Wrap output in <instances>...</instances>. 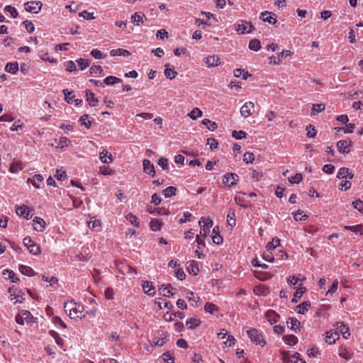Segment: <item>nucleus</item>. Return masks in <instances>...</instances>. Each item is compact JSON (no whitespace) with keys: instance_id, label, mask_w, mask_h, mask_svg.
I'll list each match as a JSON object with an SVG mask.
<instances>
[{"instance_id":"nucleus-1","label":"nucleus","mask_w":363,"mask_h":363,"mask_svg":"<svg viewBox=\"0 0 363 363\" xmlns=\"http://www.w3.org/2000/svg\"><path fill=\"white\" fill-rule=\"evenodd\" d=\"M247 334L250 340L257 345L264 347L266 345L264 335L262 332L259 331L256 328H250L247 330Z\"/></svg>"},{"instance_id":"nucleus-2","label":"nucleus","mask_w":363,"mask_h":363,"mask_svg":"<svg viewBox=\"0 0 363 363\" xmlns=\"http://www.w3.org/2000/svg\"><path fill=\"white\" fill-rule=\"evenodd\" d=\"M199 224L201 227L199 235L202 238H206L210 232V228L213 226V220L209 218L201 217Z\"/></svg>"},{"instance_id":"nucleus-3","label":"nucleus","mask_w":363,"mask_h":363,"mask_svg":"<svg viewBox=\"0 0 363 363\" xmlns=\"http://www.w3.org/2000/svg\"><path fill=\"white\" fill-rule=\"evenodd\" d=\"M23 243L31 254L38 255L40 253V248L39 245L32 240L30 237H26L23 240Z\"/></svg>"},{"instance_id":"nucleus-4","label":"nucleus","mask_w":363,"mask_h":363,"mask_svg":"<svg viewBox=\"0 0 363 363\" xmlns=\"http://www.w3.org/2000/svg\"><path fill=\"white\" fill-rule=\"evenodd\" d=\"M43 3L40 1H28L24 4L25 10L30 13H38L40 11Z\"/></svg>"},{"instance_id":"nucleus-5","label":"nucleus","mask_w":363,"mask_h":363,"mask_svg":"<svg viewBox=\"0 0 363 363\" xmlns=\"http://www.w3.org/2000/svg\"><path fill=\"white\" fill-rule=\"evenodd\" d=\"M255 109V104L252 101H247L240 108V114L244 118L251 116Z\"/></svg>"},{"instance_id":"nucleus-6","label":"nucleus","mask_w":363,"mask_h":363,"mask_svg":"<svg viewBox=\"0 0 363 363\" xmlns=\"http://www.w3.org/2000/svg\"><path fill=\"white\" fill-rule=\"evenodd\" d=\"M254 29L251 23L241 21L236 26V30L240 33H250Z\"/></svg>"},{"instance_id":"nucleus-7","label":"nucleus","mask_w":363,"mask_h":363,"mask_svg":"<svg viewBox=\"0 0 363 363\" xmlns=\"http://www.w3.org/2000/svg\"><path fill=\"white\" fill-rule=\"evenodd\" d=\"M16 213L18 216H23L26 220H29L33 216L30 209L26 205L17 206Z\"/></svg>"},{"instance_id":"nucleus-8","label":"nucleus","mask_w":363,"mask_h":363,"mask_svg":"<svg viewBox=\"0 0 363 363\" xmlns=\"http://www.w3.org/2000/svg\"><path fill=\"white\" fill-rule=\"evenodd\" d=\"M238 180V174L235 173H227L223 177V182L228 186H232L236 184Z\"/></svg>"},{"instance_id":"nucleus-9","label":"nucleus","mask_w":363,"mask_h":363,"mask_svg":"<svg viewBox=\"0 0 363 363\" xmlns=\"http://www.w3.org/2000/svg\"><path fill=\"white\" fill-rule=\"evenodd\" d=\"M208 67H217L220 64V59L217 55H209L203 60Z\"/></svg>"},{"instance_id":"nucleus-10","label":"nucleus","mask_w":363,"mask_h":363,"mask_svg":"<svg viewBox=\"0 0 363 363\" xmlns=\"http://www.w3.org/2000/svg\"><path fill=\"white\" fill-rule=\"evenodd\" d=\"M260 18L264 21L267 22L269 24L274 25L277 23V21L276 18V15L272 12L264 11L260 14Z\"/></svg>"},{"instance_id":"nucleus-11","label":"nucleus","mask_w":363,"mask_h":363,"mask_svg":"<svg viewBox=\"0 0 363 363\" xmlns=\"http://www.w3.org/2000/svg\"><path fill=\"white\" fill-rule=\"evenodd\" d=\"M336 326L337 330L342 334L344 338L347 339L350 336V328L343 322H337L336 323Z\"/></svg>"},{"instance_id":"nucleus-12","label":"nucleus","mask_w":363,"mask_h":363,"mask_svg":"<svg viewBox=\"0 0 363 363\" xmlns=\"http://www.w3.org/2000/svg\"><path fill=\"white\" fill-rule=\"evenodd\" d=\"M143 289L144 293L150 296H154L156 294L155 288L153 283L146 281L143 284Z\"/></svg>"},{"instance_id":"nucleus-13","label":"nucleus","mask_w":363,"mask_h":363,"mask_svg":"<svg viewBox=\"0 0 363 363\" xmlns=\"http://www.w3.org/2000/svg\"><path fill=\"white\" fill-rule=\"evenodd\" d=\"M265 318L271 325H273L279 321L280 315L274 311L269 310L265 313Z\"/></svg>"},{"instance_id":"nucleus-14","label":"nucleus","mask_w":363,"mask_h":363,"mask_svg":"<svg viewBox=\"0 0 363 363\" xmlns=\"http://www.w3.org/2000/svg\"><path fill=\"white\" fill-rule=\"evenodd\" d=\"M33 228L36 231L43 232L45 230L46 223H45V221L43 218L35 216L33 218Z\"/></svg>"},{"instance_id":"nucleus-15","label":"nucleus","mask_w":363,"mask_h":363,"mask_svg":"<svg viewBox=\"0 0 363 363\" xmlns=\"http://www.w3.org/2000/svg\"><path fill=\"white\" fill-rule=\"evenodd\" d=\"M143 171L146 174L151 175L152 177H155V167L153 164L149 160H144L143 162Z\"/></svg>"},{"instance_id":"nucleus-16","label":"nucleus","mask_w":363,"mask_h":363,"mask_svg":"<svg viewBox=\"0 0 363 363\" xmlns=\"http://www.w3.org/2000/svg\"><path fill=\"white\" fill-rule=\"evenodd\" d=\"M145 19L146 20V17L141 12H135L131 16V22L137 26L143 23Z\"/></svg>"},{"instance_id":"nucleus-17","label":"nucleus","mask_w":363,"mask_h":363,"mask_svg":"<svg viewBox=\"0 0 363 363\" xmlns=\"http://www.w3.org/2000/svg\"><path fill=\"white\" fill-rule=\"evenodd\" d=\"M350 145L351 142L346 140H340L337 143V150L342 153L349 152V147Z\"/></svg>"},{"instance_id":"nucleus-18","label":"nucleus","mask_w":363,"mask_h":363,"mask_svg":"<svg viewBox=\"0 0 363 363\" xmlns=\"http://www.w3.org/2000/svg\"><path fill=\"white\" fill-rule=\"evenodd\" d=\"M74 310L72 312V318H79L80 319L84 318L86 316V314H84V306L81 305L80 303H78L76 302V307H74Z\"/></svg>"},{"instance_id":"nucleus-19","label":"nucleus","mask_w":363,"mask_h":363,"mask_svg":"<svg viewBox=\"0 0 363 363\" xmlns=\"http://www.w3.org/2000/svg\"><path fill=\"white\" fill-rule=\"evenodd\" d=\"M174 288L171 284H162L159 289L160 294L164 296L169 297L173 296L172 290Z\"/></svg>"},{"instance_id":"nucleus-20","label":"nucleus","mask_w":363,"mask_h":363,"mask_svg":"<svg viewBox=\"0 0 363 363\" xmlns=\"http://www.w3.org/2000/svg\"><path fill=\"white\" fill-rule=\"evenodd\" d=\"M99 159L102 163L109 164L113 162L111 154L108 153L106 150H103L99 154Z\"/></svg>"},{"instance_id":"nucleus-21","label":"nucleus","mask_w":363,"mask_h":363,"mask_svg":"<svg viewBox=\"0 0 363 363\" xmlns=\"http://www.w3.org/2000/svg\"><path fill=\"white\" fill-rule=\"evenodd\" d=\"M43 181V177L38 174H35L32 179L28 178L27 182L31 183L35 188L39 189L40 187V184L42 183Z\"/></svg>"},{"instance_id":"nucleus-22","label":"nucleus","mask_w":363,"mask_h":363,"mask_svg":"<svg viewBox=\"0 0 363 363\" xmlns=\"http://www.w3.org/2000/svg\"><path fill=\"white\" fill-rule=\"evenodd\" d=\"M286 323L287 326L295 332L300 330L301 323L296 318H289Z\"/></svg>"},{"instance_id":"nucleus-23","label":"nucleus","mask_w":363,"mask_h":363,"mask_svg":"<svg viewBox=\"0 0 363 363\" xmlns=\"http://www.w3.org/2000/svg\"><path fill=\"white\" fill-rule=\"evenodd\" d=\"M74 307H76V302L73 300L64 303V309L70 318H72Z\"/></svg>"},{"instance_id":"nucleus-24","label":"nucleus","mask_w":363,"mask_h":363,"mask_svg":"<svg viewBox=\"0 0 363 363\" xmlns=\"http://www.w3.org/2000/svg\"><path fill=\"white\" fill-rule=\"evenodd\" d=\"M110 55L111 56H123V57H128L130 55V52L128 50L122 49V48H118V49H113L110 51Z\"/></svg>"},{"instance_id":"nucleus-25","label":"nucleus","mask_w":363,"mask_h":363,"mask_svg":"<svg viewBox=\"0 0 363 363\" xmlns=\"http://www.w3.org/2000/svg\"><path fill=\"white\" fill-rule=\"evenodd\" d=\"M19 271L24 275L33 277L35 274L34 270L28 266L21 264L18 267Z\"/></svg>"},{"instance_id":"nucleus-26","label":"nucleus","mask_w":363,"mask_h":363,"mask_svg":"<svg viewBox=\"0 0 363 363\" xmlns=\"http://www.w3.org/2000/svg\"><path fill=\"white\" fill-rule=\"evenodd\" d=\"M338 338L339 334L337 333H333L332 331L326 333L325 341L330 345L334 344Z\"/></svg>"},{"instance_id":"nucleus-27","label":"nucleus","mask_w":363,"mask_h":363,"mask_svg":"<svg viewBox=\"0 0 363 363\" xmlns=\"http://www.w3.org/2000/svg\"><path fill=\"white\" fill-rule=\"evenodd\" d=\"M227 223L231 228H233L236 225L235 213V211L233 209L229 210L228 213Z\"/></svg>"},{"instance_id":"nucleus-28","label":"nucleus","mask_w":363,"mask_h":363,"mask_svg":"<svg viewBox=\"0 0 363 363\" xmlns=\"http://www.w3.org/2000/svg\"><path fill=\"white\" fill-rule=\"evenodd\" d=\"M306 289L302 286V284H299L297 287L296 291L294 294V298L291 301L293 303L297 302V298H300L302 295L306 292Z\"/></svg>"},{"instance_id":"nucleus-29","label":"nucleus","mask_w":363,"mask_h":363,"mask_svg":"<svg viewBox=\"0 0 363 363\" xmlns=\"http://www.w3.org/2000/svg\"><path fill=\"white\" fill-rule=\"evenodd\" d=\"M310 306L311 303L309 301H304L296 307V311L300 314H304L306 311H308Z\"/></svg>"},{"instance_id":"nucleus-30","label":"nucleus","mask_w":363,"mask_h":363,"mask_svg":"<svg viewBox=\"0 0 363 363\" xmlns=\"http://www.w3.org/2000/svg\"><path fill=\"white\" fill-rule=\"evenodd\" d=\"M5 70L11 74H16L18 70V65L17 62H8L6 65Z\"/></svg>"},{"instance_id":"nucleus-31","label":"nucleus","mask_w":363,"mask_h":363,"mask_svg":"<svg viewBox=\"0 0 363 363\" xmlns=\"http://www.w3.org/2000/svg\"><path fill=\"white\" fill-rule=\"evenodd\" d=\"M86 101L91 106H97L98 99L95 97L94 94L90 91H86Z\"/></svg>"},{"instance_id":"nucleus-32","label":"nucleus","mask_w":363,"mask_h":363,"mask_svg":"<svg viewBox=\"0 0 363 363\" xmlns=\"http://www.w3.org/2000/svg\"><path fill=\"white\" fill-rule=\"evenodd\" d=\"M300 354L298 353L294 354L289 359H286L285 357L284 358V363H306L304 360L299 357Z\"/></svg>"},{"instance_id":"nucleus-33","label":"nucleus","mask_w":363,"mask_h":363,"mask_svg":"<svg viewBox=\"0 0 363 363\" xmlns=\"http://www.w3.org/2000/svg\"><path fill=\"white\" fill-rule=\"evenodd\" d=\"M345 229L347 230H350L356 234L363 235V225H345Z\"/></svg>"},{"instance_id":"nucleus-34","label":"nucleus","mask_w":363,"mask_h":363,"mask_svg":"<svg viewBox=\"0 0 363 363\" xmlns=\"http://www.w3.org/2000/svg\"><path fill=\"white\" fill-rule=\"evenodd\" d=\"M121 82V79L113 76H108L104 80L103 84L104 85H114L117 83Z\"/></svg>"},{"instance_id":"nucleus-35","label":"nucleus","mask_w":363,"mask_h":363,"mask_svg":"<svg viewBox=\"0 0 363 363\" xmlns=\"http://www.w3.org/2000/svg\"><path fill=\"white\" fill-rule=\"evenodd\" d=\"M162 225V223L156 218L152 219L150 223V227L151 230L153 231L160 230Z\"/></svg>"},{"instance_id":"nucleus-36","label":"nucleus","mask_w":363,"mask_h":363,"mask_svg":"<svg viewBox=\"0 0 363 363\" xmlns=\"http://www.w3.org/2000/svg\"><path fill=\"white\" fill-rule=\"evenodd\" d=\"M284 341L289 345H294L298 342V338L294 335H285L283 337Z\"/></svg>"},{"instance_id":"nucleus-37","label":"nucleus","mask_w":363,"mask_h":363,"mask_svg":"<svg viewBox=\"0 0 363 363\" xmlns=\"http://www.w3.org/2000/svg\"><path fill=\"white\" fill-rule=\"evenodd\" d=\"M177 191V188L174 186H168L165 189L162 191V194L165 198H170L171 196L175 195Z\"/></svg>"},{"instance_id":"nucleus-38","label":"nucleus","mask_w":363,"mask_h":363,"mask_svg":"<svg viewBox=\"0 0 363 363\" xmlns=\"http://www.w3.org/2000/svg\"><path fill=\"white\" fill-rule=\"evenodd\" d=\"M89 116L87 114H84L79 118V123L82 125H84L87 129L90 128L91 126V121L88 119Z\"/></svg>"},{"instance_id":"nucleus-39","label":"nucleus","mask_w":363,"mask_h":363,"mask_svg":"<svg viewBox=\"0 0 363 363\" xmlns=\"http://www.w3.org/2000/svg\"><path fill=\"white\" fill-rule=\"evenodd\" d=\"M201 321L196 318H191L186 322V325L189 329H194L200 324Z\"/></svg>"},{"instance_id":"nucleus-40","label":"nucleus","mask_w":363,"mask_h":363,"mask_svg":"<svg viewBox=\"0 0 363 363\" xmlns=\"http://www.w3.org/2000/svg\"><path fill=\"white\" fill-rule=\"evenodd\" d=\"M261 48L260 41L257 39H252L249 43V48L254 51H258Z\"/></svg>"},{"instance_id":"nucleus-41","label":"nucleus","mask_w":363,"mask_h":363,"mask_svg":"<svg viewBox=\"0 0 363 363\" xmlns=\"http://www.w3.org/2000/svg\"><path fill=\"white\" fill-rule=\"evenodd\" d=\"M280 245V240L279 238H273V240L268 242L266 248L268 251L274 250L277 246Z\"/></svg>"},{"instance_id":"nucleus-42","label":"nucleus","mask_w":363,"mask_h":363,"mask_svg":"<svg viewBox=\"0 0 363 363\" xmlns=\"http://www.w3.org/2000/svg\"><path fill=\"white\" fill-rule=\"evenodd\" d=\"M203 125L207 126L208 129L210 130H214L217 128L218 125L216 122L211 121L209 119L205 118L202 121Z\"/></svg>"},{"instance_id":"nucleus-43","label":"nucleus","mask_w":363,"mask_h":363,"mask_svg":"<svg viewBox=\"0 0 363 363\" xmlns=\"http://www.w3.org/2000/svg\"><path fill=\"white\" fill-rule=\"evenodd\" d=\"M177 72L165 65L164 75L167 79H172L176 77Z\"/></svg>"},{"instance_id":"nucleus-44","label":"nucleus","mask_w":363,"mask_h":363,"mask_svg":"<svg viewBox=\"0 0 363 363\" xmlns=\"http://www.w3.org/2000/svg\"><path fill=\"white\" fill-rule=\"evenodd\" d=\"M325 106L323 104H316L313 105L311 115H315L325 110Z\"/></svg>"},{"instance_id":"nucleus-45","label":"nucleus","mask_w":363,"mask_h":363,"mask_svg":"<svg viewBox=\"0 0 363 363\" xmlns=\"http://www.w3.org/2000/svg\"><path fill=\"white\" fill-rule=\"evenodd\" d=\"M125 218L128 220L133 225L138 227L139 222L138 221V218L131 213H128L125 216Z\"/></svg>"},{"instance_id":"nucleus-46","label":"nucleus","mask_w":363,"mask_h":363,"mask_svg":"<svg viewBox=\"0 0 363 363\" xmlns=\"http://www.w3.org/2000/svg\"><path fill=\"white\" fill-rule=\"evenodd\" d=\"M201 116L202 111L198 108H193V110L189 113V116L193 120H196V118L201 117Z\"/></svg>"},{"instance_id":"nucleus-47","label":"nucleus","mask_w":363,"mask_h":363,"mask_svg":"<svg viewBox=\"0 0 363 363\" xmlns=\"http://www.w3.org/2000/svg\"><path fill=\"white\" fill-rule=\"evenodd\" d=\"M218 307L212 303L208 302L204 306V311L210 314H213L214 311H218Z\"/></svg>"},{"instance_id":"nucleus-48","label":"nucleus","mask_w":363,"mask_h":363,"mask_svg":"<svg viewBox=\"0 0 363 363\" xmlns=\"http://www.w3.org/2000/svg\"><path fill=\"white\" fill-rule=\"evenodd\" d=\"M22 169H23V167H22L21 163H20V162L13 163L12 164H11V166L9 167V172L11 173H15V174L19 172Z\"/></svg>"},{"instance_id":"nucleus-49","label":"nucleus","mask_w":363,"mask_h":363,"mask_svg":"<svg viewBox=\"0 0 363 363\" xmlns=\"http://www.w3.org/2000/svg\"><path fill=\"white\" fill-rule=\"evenodd\" d=\"M3 274L4 275L7 274H8V276H9V278L11 280L12 282L13 283H16L18 281V278L17 277V275L11 270H9V269H5L4 270V272Z\"/></svg>"},{"instance_id":"nucleus-50","label":"nucleus","mask_w":363,"mask_h":363,"mask_svg":"<svg viewBox=\"0 0 363 363\" xmlns=\"http://www.w3.org/2000/svg\"><path fill=\"white\" fill-rule=\"evenodd\" d=\"M339 356L346 360H349L352 358V354L349 352L345 348H340L339 350Z\"/></svg>"},{"instance_id":"nucleus-51","label":"nucleus","mask_w":363,"mask_h":363,"mask_svg":"<svg viewBox=\"0 0 363 363\" xmlns=\"http://www.w3.org/2000/svg\"><path fill=\"white\" fill-rule=\"evenodd\" d=\"M299 280L304 281L305 278L303 277L302 279L299 278L296 276H290L287 278V282L289 285L294 286L295 287L296 284Z\"/></svg>"},{"instance_id":"nucleus-52","label":"nucleus","mask_w":363,"mask_h":363,"mask_svg":"<svg viewBox=\"0 0 363 363\" xmlns=\"http://www.w3.org/2000/svg\"><path fill=\"white\" fill-rule=\"evenodd\" d=\"M71 143V141L66 137H61L59 139L57 147L60 148H63L65 147H67Z\"/></svg>"},{"instance_id":"nucleus-53","label":"nucleus","mask_w":363,"mask_h":363,"mask_svg":"<svg viewBox=\"0 0 363 363\" xmlns=\"http://www.w3.org/2000/svg\"><path fill=\"white\" fill-rule=\"evenodd\" d=\"M77 62L79 67H80V69L82 70H84V69L88 67L89 66V64H90V61L89 60H84L82 58H79V60H77Z\"/></svg>"},{"instance_id":"nucleus-54","label":"nucleus","mask_w":363,"mask_h":363,"mask_svg":"<svg viewBox=\"0 0 363 363\" xmlns=\"http://www.w3.org/2000/svg\"><path fill=\"white\" fill-rule=\"evenodd\" d=\"M353 207L360 213H363V201L360 199H357L352 203Z\"/></svg>"},{"instance_id":"nucleus-55","label":"nucleus","mask_w":363,"mask_h":363,"mask_svg":"<svg viewBox=\"0 0 363 363\" xmlns=\"http://www.w3.org/2000/svg\"><path fill=\"white\" fill-rule=\"evenodd\" d=\"M235 201L238 206L241 207L247 208L248 206V201L242 197L235 196Z\"/></svg>"},{"instance_id":"nucleus-56","label":"nucleus","mask_w":363,"mask_h":363,"mask_svg":"<svg viewBox=\"0 0 363 363\" xmlns=\"http://www.w3.org/2000/svg\"><path fill=\"white\" fill-rule=\"evenodd\" d=\"M308 218V216L306 215V214H303V211H298L297 212L294 213V218L296 220V221H298V220H306Z\"/></svg>"},{"instance_id":"nucleus-57","label":"nucleus","mask_w":363,"mask_h":363,"mask_svg":"<svg viewBox=\"0 0 363 363\" xmlns=\"http://www.w3.org/2000/svg\"><path fill=\"white\" fill-rule=\"evenodd\" d=\"M151 214H160V215H167L169 211L164 208H156L154 211L147 210Z\"/></svg>"},{"instance_id":"nucleus-58","label":"nucleus","mask_w":363,"mask_h":363,"mask_svg":"<svg viewBox=\"0 0 363 363\" xmlns=\"http://www.w3.org/2000/svg\"><path fill=\"white\" fill-rule=\"evenodd\" d=\"M303 179L302 174L297 173L294 176L289 178V181L292 184H298Z\"/></svg>"},{"instance_id":"nucleus-59","label":"nucleus","mask_w":363,"mask_h":363,"mask_svg":"<svg viewBox=\"0 0 363 363\" xmlns=\"http://www.w3.org/2000/svg\"><path fill=\"white\" fill-rule=\"evenodd\" d=\"M246 133L244 132L243 130H233L232 133V136L237 140L245 138L246 137Z\"/></svg>"},{"instance_id":"nucleus-60","label":"nucleus","mask_w":363,"mask_h":363,"mask_svg":"<svg viewBox=\"0 0 363 363\" xmlns=\"http://www.w3.org/2000/svg\"><path fill=\"white\" fill-rule=\"evenodd\" d=\"M348 170L349 169L347 167H341L337 174V177L339 179L346 178L348 175Z\"/></svg>"},{"instance_id":"nucleus-61","label":"nucleus","mask_w":363,"mask_h":363,"mask_svg":"<svg viewBox=\"0 0 363 363\" xmlns=\"http://www.w3.org/2000/svg\"><path fill=\"white\" fill-rule=\"evenodd\" d=\"M23 24L25 26L26 29L29 33H31L35 30L34 24L31 21L26 20L23 22Z\"/></svg>"},{"instance_id":"nucleus-62","label":"nucleus","mask_w":363,"mask_h":363,"mask_svg":"<svg viewBox=\"0 0 363 363\" xmlns=\"http://www.w3.org/2000/svg\"><path fill=\"white\" fill-rule=\"evenodd\" d=\"M254 160V155L252 152H246L243 155V161L247 164L252 163Z\"/></svg>"},{"instance_id":"nucleus-63","label":"nucleus","mask_w":363,"mask_h":363,"mask_svg":"<svg viewBox=\"0 0 363 363\" xmlns=\"http://www.w3.org/2000/svg\"><path fill=\"white\" fill-rule=\"evenodd\" d=\"M55 177L60 181H63L67 177V174L65 171L57 169L55 174Z\"/></svg>"},{"instance_id":"nucleus-64","label":"nucleus","mask_w":363,"mask_h":363,"mask_svg":"<svg viewBox=\"0 0 363 363\" xmlns=\"http://www.w3.org/2000/svg\"><path fill=\"white\" fill-rule=\"evenodd\" d=\"M352 183L350 181L342 180L340 184V189L342 191H346L350 189Z\"/></svg>"}]
</instances>
